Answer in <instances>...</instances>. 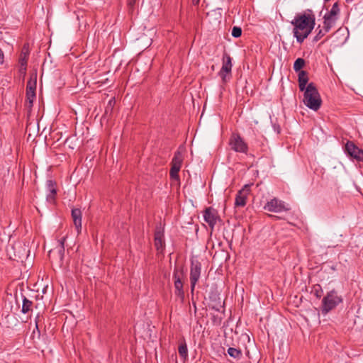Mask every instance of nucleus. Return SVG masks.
<instances>
[{"instance_id": "nucleus-1", "label": "nucleus", "mask_w": 363, "mask_h": 363, "mask_svg": "<svg viewBox=\"0 0 363 363\" xmlns=\"http://www.w3.org/2000/svg\"><path fill=\"white\" fill-rule=\"evenodd\" d=\"M291 24L294 27V35L299 43L308 38L315 25V18L313 12L308 9L303 13L296 15Z\"/></svg>"}, {"instance_id": "nucleus-2", "label": "nucleus", "mask_w": 363, "mask_h": 363, "mask_svg": "<svg viewBox=\"0 0 363 363\" xmlns=\"http://www.w3.org/2000/svg\"><path fill=\"white\" fill-rule=\"evenodd\" d=\"M303 103L311 110L318 111L322 104L320 94L313 83H309L303 91Z\"/></svg>"}, {"instance_id": "nucleus-3", "label": "nucleus", "mask_w": 363, "mask_h": 363, "mask_svg": "<svg viewBox=\"0 0 363 363\" xmlns=\"http://www.w3.org/2000/svg\"><path fill=\"white\" fill-rule=\"evenodd\" d=\"M342 302V298L340 296H338L337 291L332 290L328 292L326 296H324L322 300V314L326 315Z\"/></svg>"}, {"instance_id": "nucleus-4", "label": "nucleus", "mask_w": 363, "mask_h": 363, "mask_svg": "<svg viewBox=\"0 0 363 363\" xmlns=\"http://www.w3.org/2000/svg\"><path fill=\"white\" fill-rule=\"evenodd\" d=\"M183 160L184 156L182 153L179 150L176 151L171 162V169L169 171V176L172 179L179 182V172L182 167Z\"/></svg>"}, {"instance_id": "nucleus-5", "label": "nucleus", "mask_w": 363, "mask_h": 363, "mask_svg": "<svg viewBox=\"0 0 363 363\" xmlns=\"http://www.w3.org/2000/svg\"><path fill=\"white\" fill-rule=\"evenodd\" d=\"M232 67V59L228 53L225 52L223 56L222 67L218 72V75L223 83H226L230 80L231 77Z\"/></svg>"}, {"instance_id": "nucleus-6", "label": "nucleus", "mask_w": 363, "mask_h": 363, "mask_svg": "<svg viewBox=\"0 0 363 363\" xmlns=\"http://www.w3.org/2000/svg\"><path fill=\"white\" fill-rule=\"evenodd\" d=\"M264 209L269 212L281 213L289 211L290 208L284 201L277 198H273L265 203Z\"/></svg>"}, {"instance_id": "nucleus-7", "label": "nucleus", "mask_w": 363, "mask_h": 363, "mask_svg": "<svg viewBox=\"0 0 363 363\" xmlns=\"http://www.w3.org/2000/svg\"><path fill=\"white\" fill-rule=\"evenodd\" d=\"M229 145L233 150L236 152L247 154L248 151L247 144L238 133H233L229 140Z\"/></svg>"}, {"instance_id": "nucleus-8", "label": "nucleus", "mask_w": 363, "mask_h": 363, "mask_svg": "<svg viewBox=\"0 0 363 363\" xmlns=\"http://www.w3.org/2000/svg\"><path fill=\"white\" fill-rule=\"evenodd\" d=\"M201 272V264L197 259H192L191 260L190 267V283L191 292L193 294L196 284L199 281Z\"/></svg>"}, {"instance_id": "nucleus-9", "label": "nucleus", "mask_w": 363, "mask_h": 363, "mask_svg": "<svg viewBox=\"0 0 363 363\" xmlns=\"http://www.w3.org/2000/svg\"><path fill=\"white\" fill-rule=\"evenodd\" d=\"M183 272L179 271L177 268H174L173 273L174 286L175 289V295L181 300L182 302L184 300V291L183 289Z\"/></svg>"}, {"instance_id": "nucleus-10", "label": "nucleus", "mask_w": 363, "mask_h": 363, "mask_svg": "<svg viewBox=\"0 0 363 363\" xmlns=\"http://www.w3.org/2000/svg\"><path fill=\"white\" fill-rule=\"evenodd\" d=\"M345 152L353 159L358 162L363 161V150L354 145L353 142L348 141L345 145Z\"/></svg>"}, {"instance_id": "nucleus-11", "label": "nucleus", "mask_w": 363, "mask_h": 363, "mask_svg": "<svg viewBox=\"0 0 363 363\" xmlns=\"http://www.w3.org/2000/svg\"><path fill=\"white\" fill-rule=\"evenodd\" d=\"M252 184H245L237 194L235 205V206L243 207L246 205L247 196L250 193V187Z\"/></svg>"}, {"instance_id": "nucleus-12", "label": "nucleus", "mask_w": 363, "mask_h": 363, "mask_svg": "<svg viewBox=\"0 0 363 363\" xmlns=\"http://www.w3.org/2000/svg\"><path fill=\"white\" fill-rule=\"evenodd\" d=\"M203 219L208 224L211 230L214 228L218 219L217 211L211 207L206 208L203 211Z\"/></svg>"}, {"instance_id": "nucleus-13", "label": "nucleus", "mask_w": 363, "mask_h": 363, "mask_svg": "<svg viewBox=\"0 0 363 363\" xmlns=\"http://www.w3.org/2000/svg\"><path fill=\"white\" fill-rule=\"evenodd\" d=\"M154 242L156 250L160 252H163L165 247V242L164 238V230L160 226H157L156 228Z\"/></svg>"}, {"instance_id": "nucleus-14", "label": "nucleus", "mask_w": 363, "mask_h": 363, "mask_svg": "<svg viewBox=\"0 0 363 363\" xmlns=\"http://www.w3.org/2000/svg\"><path fill=\"white\" fill-rule=\"evenodd\" d=\"M36 79L37 74H33L30 76V79L27 83L26 96L30 104L33 103L35 97Z\"/></svg>"}, {"instance_id": "nucleus-15", "label": "nucleus", "mask_w": 363, "mask_h": 363, "mask_svg": "<svg viewBox=\"0 0 363 363\" xmlns=\"http://www.w3.org/2000/svg\"><path fill=\"white\" fill-rule=\"evenodd\" d=\"M47 190L48 194H47V200L50 202H52L55 200L57 194L56 182L52 180H48L46 182Z\"/></svg>"}, {"instance_id": "nucleus-16", "label": "nucleus", "mask_w": 363, "mask_h": 363, "mask_svg": "<svg viewBox=\"0 0 363 363\" xmlns=\"http://www.w3.org/2000/svg\"><path fill=\"white\" fill-rule=\"evenodd\" d=\"M72 218L74 224L78 233L80 232L82 228V211L79 208L72 209Z\"/></svg>"}, {"instance_id": "nucleus-17", "label": "nucleus", "mask_w": 363, "mask_h": 363, "mask_svg": "<svg viewBox=\"0 0 363 363\" xmlns=\"http://www.w3.org/2000/svg\"><path fill=\"white\" fill-rule=\"evenodd\" d=\"M298 81L300 91L306 90L308 82V73L306 71H300L298 74Z\"/></svg>"}, {"instance_id": "nucleus-18", "label": "nucleus", "mask_w": 363, "mask_h": 363, "mask_svg": "<svg viewBox=\"0 0 363 363\" xmlns=\"http://www.w3.org/2000/svg\"><path fill=\"white\" fill-rule=\"evenodd\" d=\"M339 13H340V9H339L338 3H335L333 5L331 9L328 13H326L324 16L330 17L335 20H337V16H338Z\"/></svg>"}, {"instance_id": "nucleus-19", "label": "nucleus", "mask_w": 363, "mask_h": 363, "mask_svg": "<svg viewBox=\"0 0 363 363\" xmlns=\"http://www.w3.org/2000/svg\"><path fill=\"white\" fill-rule=\"evenodd\" d=\"M337 20L333 19L328 16H323V27H325V31H330L331 28L335 24Z\"/></svg>"}, {"instance_id": "nucleus-20", "label": "nucleus", "mask_w": 363, "mask_h": 363, "mask_svg": "<svg viewBox=\"0 0 363 363\" xmlns=\"http://www.w3.org/2000/svg\"><path fill=\"white\" fill-rule=\"evenodd\" d=\"M33 302L28 300L26 296L23 298V305L21 312L24 314L28 313L32 310Z\"/></svg>"}, {"instance_id": "nucleus-21", "label": "nucleus", "mask_w": 363, "mask_h": 363, "mask_svg": "<svg viewBox=\"0 0 363 363\" xmlns=\"http://www.w3.org/2000/svg\"><path fill=\"white\" fill-rule=\"evenodd\" d=\"M178 352L182 358H183L184 359H187L188 348L185 341H183L179 344L178 347Z\"/></svg>"}, {"instance_id": "nucleus-22", "label": "nucleus", "mask_w": 363, "mask_h": 363, "mask_svg": "<svg viewBox=\"0 0 363 363\" xmlns=\"http://www.w3.org/2000/svg\"><path fill=\"white\" fill-rule=\"evenodd\" d=\"M228 354L235 359H239L242 357V352L240 350L234 348V347H229L228 349Z\"/></svg>"}, {"instance_id": "nucleus-23", "label": "nucleus", "mask_w": 363, "mask_h": 363, "mask_svg": "<svg viewBox=\"0 0 363 363\" xmlns=\"http://www.w3.org/2000/svg\"><path fill=\"white\" fill-rule=\"evenodd\" d=\"M306 61L303 58H298L295 60L294 63V69L296 72H299L302 71L301 69L305 66Z\"/></svg>"}, {"instance_id": "nucleus-24", "label": "nucleus", "mask_w": 363, "mask_h": 363, "mask_svg": "<svg viewBox=\"0 0 363 363\" xmlns=\"http://www.w3.org/2000/svg\"><path fill=\"white\" fill-rule=\"evenodd\" d=\"M316 31H318L317 34L313 38V42H318L320 40L323 36L325 35L329 31H325V27L323 26L321 28L320 26H318L316 28Z\"/></svg>"}, {"instance_id": "nucleus-25", "label": "nucleus", "mask_w": 363, "mask_h": 363, "mask_svg": "<svg viewBox=\"0 0 363 363\" xmlns=\"http://www.w3.org/2000/svg\"><path fill=\"white\" fill-rule=\"evenodd\" d=\"M65 239H66V238L63 237L60 240V248H59V250H58V253H59V255H60L61 259H62L63 257H64Z\"/></svg>"}, {"instance_id": "nucleus-26", "label": "nucleus", "mask_w": 363, "mask_h": 363, "mask_svg": "<svg viewBox=\"0 0 363 363\" xmlns=\"http://www.w3.org/2000/svg\"><path fill=\"white\" fill-rule=\"evenodd\" d=\"M231 34L234 38H239L242 35V29L240 27L234 26Z\"/></svg>"}, {"instance_id": "nucleus-27", "label": "nucleus", "mask_w": 363, "mask_h": 363, "mask_svg": "<svg viewBox=\"0 0 363 363\" xmlns=\"http://www.w3.org/2000/svg\"><path fill=\"white\" fill-rule=\"evenodd\" d=\"M28 59V54L26 52H22L21 55L20 62L21 64V67H24L23 69L26 70V61Z\"/></svg>"}, {"instance_id": "nucleus-28", "label": "nucleus", "mask_w": 363, "mask_h": 363, "mask_svg": "<svg viewBox=\"0 0 363 363\" xmlns=\"http://www.w3.org/2000/svg\"><path fill=\"white\" fill-rule=\"evenodd\" d=\"M4 58V52L1 50V49L0 48V65L3 64Z\"/></svg>"}, {"instance_id": "nucleus-29", "label": "nucleus", "mask_w": 363, "mask_h": 363, "mask_svg": "<svg viewBox=\"0 0 363 363\" xmlns=\"http://www.w3.org/2000/svg\"><path fill=\"white\" fill-rule=\"evenodd\" d=\"M137 0H128V4L130 6H133Z\"/></svg>"}, {"instance_id": "nucleus-30", "label": "nucleus", "mask_w": 363, "mask_h": 363, "mask_svg": "<svg viewBox=\"0 0 363 363\" xmlns=\"http://www.w3.org/2000/svg\"><path fill=\"white\" fill-rule=\"evenodd\" d=\"M315 295L317 298H320L321 295L320 294V291L317 289L315 290Z\"/></svg>"}, {"instance_id": "nucleus-31", "label": "nucleus", "mask_w": 363, "mask_h": 363, "mask_svg": "<svg viewBox=\"0 0 363 363\" xmlns=\"http://www.w3.org/2000/svg\"><path fill=\"white\" fill-rule=\"evenodd\" d=\"M194 5H198L200 2V0H192Z\"/></svg>"}]
</instances>
